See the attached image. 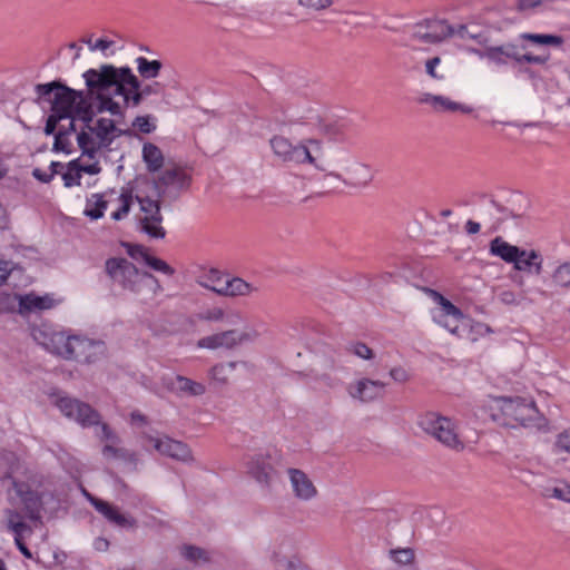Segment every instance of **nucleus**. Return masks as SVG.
I'll return each mask as SVG.
<instances>
[{
  "mask_svg": "<svg viewBox=\"0 0 570 570\" xmlns=\"http://www.w3.org/2000/svg\"><path fill=\"white\" fill-rule=\"evenodd\" d=\"M32 335L46 350L66 360L94 364L107 354L106 343L101 340L41 328H35Z\"/></svg>",
  "mask_w": 570,
  "mask_h": 570,
  "instance_id": "f257e3e1",
  "label": "nucleus"
},
{
  "mask_svg": "<svg viewBox=\"0 0 570 570\" xmlns=\"http://www.w3.org/2000/svg\"><path fill=\"white\" fill-rule=\"evenodd\" d=\"M80 117V129L77 135L78 147L83 156L92 159L99 150L109 149L112 144V131H115V121L96 117L95 104L88 100V104H81L77 109Z\"/></svg>",
  "mask_w": 570,
  "mask_h": 570,
  "instance_id": "f03ea898",
  "label": "nucleus"
},
{
  "mask_svg": "<svg viewBox=\"0 0 570 570\" xmlns=\"http://www.w3.org/2000/svg\"><path fill=\"white\" fill-rule=\"evenodd\" d=\"M37 97L35 102L43 110L50 111L46 119L43 132L46 136L56 135L59 124L71 117L70 95H77L76 89L67 86L63 81L57 79L47 83H38L35 86Z\"/></svg>",
  "mask_w": 570,
  "mask_h": 570,
  "instance_id": "7ed1b4c3",
  "label": "nucleus"
},
{
  "mask_svg": "<svg viewBox=\"0 0 570 570\" xmlns=\"http://www.w3.org/2000/svg\"><path fill=\"white\" fill-rule=\"evenodd\" d=\"M105 272L114 284L135 294L148 292L153 295L161 291L159 281L150 273L139 271L135 264L122 257H110L105 263Z\"/></svg>",
  "mask_w": 570,
  "mask_h": 570,
  "instance_id": "20e7f679",
  "label": "nucleus"
},
{
  "mask_svg": "<svg viewBox=\"0 0 570 570\" xmlns=\"http://www.w3.org/2000/svg\"><path fill=\"white\" fill-rule=\"evenodd\" d=\"M105 68H116L112 65H101L99 68H90L83 72L86 87L89 89V94L92 92H107L111 94L112 97L121 96L124 98L125 107L129 106V86L124 80L126 77L121 76L118 71L110 72L106 71Z\"/></svg>",
  "mask_w": 570,
  "mask_h": 570,
  "instance_id": "39448f33",
  "label": "nucleus"
},
{
  "mask_svg": "<svg viewBox=\"0 0 570 570\" xmlns=\"http://www.w3.org/2000/svg\"><path fill=\"white\" fill-rule=\"evenodd\" d=\"M500 410L504 416V424L511 428L518 425L530 428L539 426L541 416L533 401L522 397H501Z\"/></svg>",
  "mask_w": 570,
  "mask_h": 570,
  "instance_id": "423d86ee",
  "label": "nucleus"
},
{
  "mask_svg": "<svg viewBox=\"0 0 570 570\" xmlns=\"http://www.w3.org/2000/svg\"><path fill=\"white\" fill-rule=\"evenodd\" d=\"M419 425L444 445L456 450L463 448L454 430V424L449 417L429 412L420 417Z\"/></svg>",
  "mask_w": 570,
  "mask_h": 570,
  "instance_id": "0eeeda50",
  "label": "nucleus"
},
{
  "mask_svg": "<svg viewBox=\"0 0 570 570\" xmlns=\"http://www.w3.org/2000/svg\"><path fill=\"white\" fill-rule=\"evenodd\" d=\"M55 405L66 417L76 421L82 428L100 424V414L91 405L78 399L58 394Z\"/></svg>",
  "mask_w": 570,
  "mask_h": 570,
  "instance_id": "6e6552de",
  "label": "nucleus"
},
{
  "mask_svg": "<svg viewBox=\"0 0 570 570\" xmlns=\"http://www.w3.org/2000/svg\"><path fill=\"white\" fill-rule=\"evenodd\" d=\"M136 199L142 213V215L137 216L138 229L147 234L150 238H165L166 230L161 225L164 218L160 212V200L139 196H137Z\"/></svg>",
  "mask_w": 570,
  "mask_h": 570,
  "instance_id": "1a4fd4ad",
  "label": "nucleus"
},
{
  "mask_svg": "<svg viewBox=\"0 0 570 570\" xmlns=\"http://www.w3.org/2000/svg\"><path fill=\"white\" fill-rule=\"evenodd\" d=\"M190 176L180 167L167 168L157 178L153 185L159 198L177 199L183 190L190 185Z\"/></svg>",
  "mask_w": 570,
  "mask_h": 570,
  "instance_id": "9d476101",
  "label": "nucleus"
},
{
  "mask_svg": "<svg viewBox=\"0 0 570 570\" xmlns=\"http://www.w3.org/2000/svg\"><path fill=\"white\" fill-rule=\"evenodd\" d=\"M269 145L274 155L284 163H314L312 151L307 150V145L305 142L293 145L284 136H274L271 138Z\"/></svg>",
  "mask_w": 570,
  "mask_h": 570,
  "instance_id": "9b49d317",
  "label": "nucleus"
},
{
  "mask_svg": "<svg viewBox=\"0 0 570 570\" xmlns=\"http://www.w3.org/2000/svg\"><path fill=\"white\" fill-rule=\"evenodd\" d=\"M257 337L256 332H240L237 330H228L213 335L205 336L197 342L200 348H226L232 350L245 342H253Z\"/></svg>",
  "mask_w": 570,
  "mask_h": 570,
  "instance_id": "f8f14e48",
  "label": "nucleus"
},
{
  "mask_svg": "<svg viewBox=\"0 0 570 570\" xmlns=\"http://www.w3.org/2000/svg\"><path fill=\"white\" fill-rule=\"evenodd\" d=\"M12 487L21 500L26 515L30 520H39L42 508L41 495L37 491L32 490L26 482L13 480Z\"/></svg>",
  "mask_w": 570,
  "mask_h": 570,
  "instance_id": "ddd939ff",
  "label": "nucleus"
},
{
  "mask_svg": "<svg viewBox=\"0 0 570 570\" xmlns=\"http://www.w3.org/2000/svg\"><path fill=\"white\" fill-rule=\"evenodd\" d=\"M149 440L154 442V448L164 455L185 463L194 460L189 446L184 442L167 436L163 439L150 438Z\"/></svg>",
  "mask_w": 570,
  "mask_h": 570,
  "instance_id": "4468645a",
  "label": "nucleus"
},
{
  "mask_svg": "<svg viewBox=\"0 0 570 570\" xmlns=\"http://www.w3.org/2000/svg\"><path fill=\"white\" fill-rule=\"evenodd\" d=\"M166 387L179 397H196L206 393L205 384L184 375L166 380Z\"/></svg>",
  "mask_w": 570,
  "mask_h": 570,
  "instance_id": "2eb2a0df",
  "label": "nucleus"
},
{
  "mask_svg": "<svg viewBox=\"0 0 570 570\" xmlns=\"http://www.w3.org/2000/svg\"><path fill=\"white\" fill-rule=\"evenodd\" d=\"M471 51L497 66H504L509 60L517 62L518 59V46L513 43L487 47L484 50L471 49Z\"/></svg>",
  "mask_w": 570,
  "mask_h": 570,
  "instance_id": "dca6fc26",
  "label": "nucleus"
},
{
  "mask_svg": "<svg viewBox=\"0 0 570 570\" xmlns=\"http://www.w3.org/2000/svg\"><path fill=\"white\" fill-rule=\"evenodd\" d=\"M85 96L92 104L94 101H97V105L95 106L96 115L109 112L114 117H119L121 119L126 118L127 107L117 102L111 94L97 91L90 95L89 89L87 88V90H85Z\"/></svg>",
  "mask_w": 570,
  "mask_h": 570,
  "instance_id": "f3484780",
  "label": "nucleus"
},
{
  "mask_svg": "<svg viewBox=\"0 0 570 570\" xmlns=\"http://www.w3.org/2000/svg\"><path fill=\"white\" fill-rule=\"evenodd\" d=\"M385 383L370 379H362L354 384H350L347 392L351 397L361 402H370L382 395Z\"/></svg>",
  "mask_w": 570,
  "mask_h": 570,
  "instance_id": "a211bd4d",
  "label": "nucleus"
},
{
  "mask_svg": "<svg viewBox=\"0 0 570 570\" xmlns=\"http://www.w3.org/2000/svg\"><path fill=\"white\" fill-rule=\"evenodd\" d=\"M86 495L95 509L108 521L121 528H134L136 525V520L134 518L121 514L116 507L89 493H86Z\"/></svg>",
  "mask_w": 570,
  "mask_h": 570,
  "instance_id": "6ab92c4d",
  "label": "nucleus"
},
{
  "mask_svg": "<svg viewBox=\"0 0 570 570\" xmlns=\"http://www.w3.org/2000/svg\"><path fill=\"white\" fill-rule=\"evenodd\" d=\"M419 102L430 105L436 112L461 111L463 114H470L473 110L470 106L453 101L441 95L424 94L420 97Z\"/></svg>",
  "mask_w": 570,
  "mask_h": 570,
  "instance_id": "aec40b11",
  "label": "nucleus"
},
{
  "mask_svg": "<svg viewBox=\"0 0 570 570\" xmlns=\"http://www.w3.org/2000/svg\"><path fill=\"white\" fill-rule=\"evenodd\" d=\"M293 491L298 499L311 500L316 495V488L306 473L298 469H288Z\"/></svg>",
  "mask_w": 570,
  "mask_h": 570,
  "instance_id": "412c9836",
  "label": "nucleus"
},
{
  "mask_svg": "<svg viewBox=\"0 0 570 570\" xmlns=\"http://www.w3.org/2000/svg\"><path fill=\"white\" fill-rule=\"evenodd\" d=\"M543 258L537 250H527L522 248V255L518 257L513 265L515 271L529 275H540L542 273Z\"/></svg>",
  "mask_w": 570,
  "mask_h": 570,
  "instance_id": "4be33fe9",
  "label": "nucleus"
},
{
  "mask_svg": "<svg viewBox=\"0 0 570 570\" xmlns=\"http://www.w3.org/2000/svg\"><path fill=\"white\" fill-rule=\"evenodd\" d=\"M489 253L491 256L499 257L508 264H513L522 255V248L511 245L501 236H497L489 244Z\"/></svg>",
  "mask_w": 570,
  "mask_h": 570,
  "instance_id": "5701e85b",
  "label": "nucleus"
},
{
  "mask_svg": "<svg viewBox=\"0 0 570 570\" xmlns=\"http://www.w3.org/2000/svg\"><path fill=\"white\" fill-rule=\"evenodd\" d=\"M249 473L261 484L268 487L273 474L274 468L269 463V458L258 454L255 455L248 464Z\"/></svg>",
  "mask_w": 570,
  "mask_h": 570,
  "instance_id": "b1692460",
  "label": "nucleus"
},
{
  "mask_svg": "<svg viewBox=\"0 0 570 570\" xmlns=\"http://www.w3.org/2000/svg\"><path fill=\"white\" fill-rule=\"evenodd\" d=\"M106 71L110 72H119L121 76H125L124 79L130 90H129V105L137 107L141 104V101L146 98L145 95H142L141 90V82L139 79L132 73L131 69L129 67H120V68H105Z\"/></svg>",
  "mask_w": 570,
  "mask_h": 570,
  "instance_id": "393cba45",
  "label": "nucleus"
},
{
  "mask_svg": "<svg viewBox=\"0 0 570 570\" xmlns=\"http://www.w3.org/2000/svg\"><path fill=\"white\" fill-rule=\"evenodd\" d=\"M77 95H70L72 100L71 104V117H67L69 119V125L67 127L60 126L56 134H63V137H69L73 132H79L77 129V121H80V117L77 114V109L81 106V104H88V99L85 96V90H77Z\"/></svg>",
  "mask_w": 570,
  "mask_h": 570,
  "instance_id": "a878e982",
  "label": "nucleus"
},
{
  "mask_svg": "<svg viewBox=\"0 0 570 570\" xmlns=\"http://www.w3.org/2000/svg\"><path fill=\"white\" fill-rule=\"evenodd\" d=\"M142 160L149 173H156L163 168L165 158L158 146L153 142H145L142 146Z\"/></svg>",
  "mask_w": 570,
  "mask_h": 570,
  "instance_id": "bb28decb",
  "label": "nucleus"
},
{
  "mask_svg": "<svg viewBox=\"0 0 570 570\" xmlns=\"http://www.w3.org/2000/svg\"><path fill=\"white\" fill-rule=\"evenodd\" d=\"M13 299H18L20 309L27 312L48 309L53 306V299L48 295L38 296L28 294L24 296H14Z\"/></svg>",
  "mask_w": 570,
  "mask_h": 570,
  "instance_id": "cd10ccee",
  "label": "nucleus"
},
{
  "mask_svg": "<svg viewBox=\"0 0 570 570\" xmlns=\"http://www.w3.org/2000/svg\"><path fill=\"white\" fill-rule=\"evenodd\" d=\"M254 291V287L239 277L226 278L224 287L218 289V295L222 296H246Z\"/></svg>",
  "mask_w": 570,
  "mask_h": 570,
  "instance_id": "c85d7f7f",
  "label": "nucleus"
},
{
  "mask_svg": "<svg viewBox=\"0 0 570 570\" xmlns=\"http://www.w3.org/2000/svg\"><path fill=\"white\" fill-rule=\"evenodd\" d=\"M433 293L435 295L436 302L440 304V309L436 314H434L433 317H452L453 322H456L458 320H463L464 314L459 307H456L453 303H451L440 293Z\"/></svg>",
  "mask_w": 570,
  "mask_h": 570,
  "instance_id": "c756f323",
  "label": "nucleus"
},
{
  "mask_svg": "<svg viewBox=\"0 0 570 570\" xmlns=\"http://www.w3.org/2000/svg\"><path fill=\"white\" fill-rule=\"evenodd\" d=\"M433 320L458 337H462L470 326V320L466 316H463V320H458L456 322H453L452 317H433Z\"/></svg>",
  "mask_w": 570,
  "mask_h": 570,
  "instance_id": "7c9ffc66",
  "label": "nucleus"
},
{
  "mask_svg": "<svg viewBox=\"0 0 570 570\" xmlns=\"http://www.w3.org/2000/svg\"><path fill=\"white\" fill-rule=\"evenodd\" d=\"M136 63L137 70L144 79L156 78L163 68L160 60H148L145 57H138Z\"/></svg>",
  "mask_w": 570,
  "mask_h": 570,
  "instance_id": "2f4dec72",
  "label": "nucleus"
},
{
  "mask_svg": "<svg viewBox=\"0 0 570 570\" xmlns=\"http://www.w3.org/2000/svg\"><path fill=\"white\" fill-rule=\"evenodd\" d=\"M107 205L108 203L104 200L101 194H92L91 197L87 199L85 215L91 219H99L104 216Z\"/></svg>",
  "mask_w": 570,
  "mask_h": 570,
  "instance_id": "473e14b6",
  "label": "nucleus"
},
{
  "mask_svg": "<svg viewBox=\"0 0 570 570\" xmlns=\"http://www.w3.org/2000/svg\"><path fill=\"white\" fill-rule=\"evenodd\" d=\"M521 38L523 40H528L530 42H533L535 45H541V46L561 47L564 42L563 37L558 36V35L525 32V33L521 35Z\"/></svg>",
  "mask_w": 570,
  "mask_h": 570,
  "instance_id": "72a5a7b5",
  "label": "nucleus"
},
{
  "mask_svg": "<svg viewBox=\"0 0 570 570\" xmlns=\"http://www.w3.org/2000/svg\"><path fill=\"white\" fill-rule=\"evenodd\" d=\"M490 204L495 208V210L500 214V216L493 218V229L497 230L500 225L505 222L508 218H513L517 220L523 219L524 215L522 213H515L512 209L501 205L494 198H490Z\"/></svg>",
  "mask_w": 570,
  "mask_h": 570,
  "instance_id": "f704fd0d",
  "label": "nucleus"
},
{
  "mask_svg": "<svg viewBox=\"0 0 570 570\" xmlns=\"http://www.w3.org/2000/svg\"><path fill=\"white\" fill-rule=\"evenodd\" d=\"M425 29L429 33L439 36L438 42L443 41L445 38L454 36V27L448 24L443 20H426Z\"/></svg>",
  "mask_w": 570,
  "mask_h": 570,
  "instance_id": "c9c22d12",
  "label": "nucleus"
},
{
  "mask_svg": "<svg viewBox=\"0 0 570 570\" xmlns=\"http://www.w3.org/2000/svg\"><path fill=\"white\" fill-rule=\"evenodd\" d=\"M226 278L217 271L210 269L198 281L199 285L218 294V289L224 287Z\"/></svg>",
  "mask_w": 570,
  "mask_h": 570,
  "instance_id": "e433bc0d",
  "label": "nucleus"
},
{
  "mask_svg": "<svg viewBox=\"0 0 570 570\" xmlns=\"http://www.w3.org/2000/svg\"><path fill=\"white\" fill-rule=\"evenodd\" d=\"M8 528L13 532L14 538H22L26 532H31L30 525L22 521L19 512L13 510L8 511Z\"/></svg>",
  "mask_w": 570,
  "mask_h": 570,
  "instance_id": "4c0bfd02",
  "label": "nucleus"
},
{
  "mask_svg": "<svg viewBox=\"0 0 570 570\" xmlns=\"http://www.w3.org/2000/svg\"><path fill=\"white\" fill-rule=\"evenodd\" d=\"M181 556L195 563L209 561L208 552L199 547L185 544L181 547Z\"/></svg>",
  "mask_w": 570,
  "mask_h": 570,
  "instance_id": "58836bf2",
  "label": "nucleus"
},
{
  "mask_svg": "<svg viewBox=\"0 0 570 570\" xmlns=\"http://www.w3.org/2000/svg\"><path fill=\"white\" fill-rule=\"evenodd\" d=\"M389 556L399 566L411 564L415 558L414 550L411 548L391 549Z\"/></svg>",
  "mask_w": 570,
  "mask_h": 570,
  "instance_id": "ea45409f",
  "label": "nucleus"
},
{
  "mask_svg": "<svg viewBox=\"0 0 570 570\" xmlns=\"http://www.w3.org/2000/svg\"><path fill=\"white\" fill-rule=\"evenodd\" d=\"M16 462V455L12 452H0V479H8L11 476L12 469Z\"/></svg>",
  "mask_w": 570,
  "mask_h": 570,
  "instance_id": "a19ab883",
  "label": "nucleus"
},
{
  "mask_svg": "<svg viewBox=\"0 0 570 570\" xmlns=\"http://www.w3.org/2000/svg\"><path fill=\"white\" fill-rule=\"evenodd\" d=\"M345 125L341 122H328L322 126L325 136L333 140H343L345 138Z\"/></svg>",
  "mask_w": 570,
  "mask_h": 570,
  "instance_id": "79ce46f5",
  "label": "nucleus"
},
{
  "mask_svg": "<svg viewBox=\"0 0 570 570\" xmlns=\"http://www.w3.org/2000/svg\"><path fill=\"white\" fill-rule=\"evenodd\" d=\"M303 142H305L307 145V150L312 151V157L314 159V163H309V164L313 165L315 168L324 171L326 169L325 166L317 161L323 155L321 141L317 139H306Z\"/></svg>",
  "mask_w": 570,
  "mask_h": 570,
  "instance_id": "37998d69",
  "label": "nucleus"
},
{
  "mask_svg": "<svg viewBox=\"0 0 570 570\" xmlns=\"http://www.w3.org/2000/svg\"><path fill=\"white\" fill-rule=\"evenodd\" d=\"M146 265L149 266L151 269L163 273L167 276H173L175 274V269L169 264L151 255L146 257Z\"/></svg>",
  "mask_w": 570,
  "mask_h": 570,
  "instance_id": "c03bdc74",
  "label": "nucleus"
},
{
  "mask_svg": "<svg viewBox=\"0 0 570 570\" xmlns=\"http://www.w3.org/2000/svg\"><path fill=\"white\" fill-rule=\"evenodd\" d=\"M121 206L111 214V218L120 220L126 217L131 208L132 196L129 191H124L120 195Z\"/></svg>",
  "mask_w": 570,
  "mask_h": 570,
  "instance_id": "a18cd8bd",
  "label": "nucleus"
},
{
  "mask_svg": "<svg viewBox=\"0 0 570 570\" xmlns=\"http://www.w3.org/2000/svg\"><path fill=\"white\" fill-rule=\"evenodd\" d=\"M127 254L135 261L141 259L146 264V257L149 256L147 247L139 244L122 243Z\"/></svg>",
  "mask_w": 570,
  "mask_h": 570,
  "instance_id": "49530a36",
  "label": "nucleus"
},
{
  "mask_svg": "<svg viewBox=\"0 0 570 570\" xmlns=\"http://www.w3.org/2000/svg\"><path fill=\"white\" fill-rule=\"evenodd\" d=\"M552 279L560 286L570 285V263L561 264L553 273Z\"/></svg>",
  "mask_w": 570,
  "mask_h": 570,
  "instance_id": "de8ad7c7",
  "label": "nucleus"
},
{
  "mask_svg": "<svg viewBox=\"0 0 570 570\" xmlns=\"http://www.w3.org/2000/svg\"><path fill=\"white\" fill-rule=\"evenodd\" d=\"M153 119L151 115L137 116L131 125L142 134H150L156 129V125L151 122Z\"/></svg>",
  "mask_w": 570,
  "mask_h": 570,
  "instance_id": "09e8293b",
  "label": "nucleus"
},
{
  "mask_svg": "<svg viewBox=\"0 0 570 570\" xmlns=\"http://www.w3.org/2000/svg\"><path fill=\"white\" fill-rule=\"evenodd\" d=\"M355 181L354 186H366L373 179V175L370 171V168L364 164H358L354 170Z\"/></svg>",
  "mask_w": 570,
  "mask_h": 570,
  "instance_id": "8fccbe9b",
  "label": "nucleus"
},
{
  "mask_svg": "<svg viewBox=\"0 0 570 570\" xmlns=\"http://www.w3.org/2000/svg\"><path fill=\"white\" fill-rule=\"evenodd\" d=\"M550 59V53L547 55H532V53H521L518 49V59L517 63L521 65L523 62L534 63V65H546Z\"/></svg>",
  "mask_w": 570,
  "mask_h": 570,
  "instance_id": "3c124183",
  "label": "nucleus"
},
{
  "mask_svg": "<svg viewBox=\"0 0 570 570\" xmlns=\"http://www.w3.org/2000/svg\"><path fill=\"white\" fill-rule=\"evenodd\" d=\"M52 151H62L68 155L71 154L73 151V148L69 137H63V134H56L55 141L52 145Z\"/></svg>",
  "mask_w": 570,
  "mask_h": 570,
  "instance_id": "603ef678",
  "label": "nucleus"
},
{
  "mask_svg": "<svg viewBox=\"0 0 570 570\" xmlns=\"http://www.w3.org/2000/svg\"><path fill=\"white\" fill-rule=\"evenodd\" d=\"M423 27H425V22L416 24L412 37L425 43H438L439 36L429 33L428 30L423 31Z\"/></svg>",
  "mask_w": 570,
  "mask_h": 570,
  "instance_id": "864d4df0",
  "label": "nucleus"
},
{
  "mask_svg": "<svg viewBox=\"0 0 570 570\" xmlns=\"http://www.w3.org/2000/svg\"><path fill=\"white\" fill-rule=\"evenodd\" d=\"M69 167L71 169H77V171H79V174L81 175V173H86V174H89V175H97L101 171V167L99 166L98 163H94V164H90V165H81L79 163V159H73L69 163Z\"/></svg>",
  "mask_w": 570,
  "mask_h": 570,
  "instance_id": "5fc2aeb1",
  "label": "nucleus"
},
{
  "mask_svg": "<svg viewBox=\"0 0 570 570\" xmlns=\"http://www.w3.org/2000/svg\"><path fill=\"white\" fill-rule=\"evenodd\" d=\"M348 351L364 360L373 358V351L366 344L361 342L351 344Z\"/></svg>",
  "mask_w": 570,
  "mask_h": 570,
  "instance_id": "6e6d98bb",
  "label": "nucleus"
},
{
  "mask_svg": "<svg viewBox=\"0 0 570 570\" xmlns=\"http://www.w3.org/2000/svg\"><path fill=\"white\" fill-rule=\"evenodd\" d=\"M68 170L62 174L63 184L66 187L79 186L81 184V175L77 169H71L69 164L67 165Z\"/></svg>",
  "mask_w": 570,
  "mask_h": 570,
  "instance_id": "4d7b16f0",
  "label": "nucleus"
},
{
  "mask_svg": "<svg viewBox=\"0 0 570 570\" xmlns=\"http://www.w3.org/2000/svg\"><path fill=\"white\" fill-rule=\"evenodd\" d=\"M102 454L106 458H116V459H128L130 454L125 449L115 448L114 445L106 444L102 449Z\"/></svg>",
  "mask_w": 570,
  "mask_h": 570,
  "instance_id": "13d9d810",
  "label": "nucleus"
},
{
  "mask_svg": "<svg viewBox=\"0 0 570 570\" xmlns=\"http://www.w3.org/2000/svg\"><path fill=\"white\" fill-rule=\"evenodd\" d=\"M554 446L558 451L570 453V428L558 435Z\"/></svg>",
  "mask_w": 570,
  "mask_h": 570,
  "instance_id": "bf43d9fd",
  "label": "nucleus"
},
{
  "mask_svg": "<svg viewBox=\"0 0 570 570\" xmlns=\"http://www.w3.org/2000/svg\"><path fill=\"white\" fill-rule=\"evenodd\" d=\"M551 497L570 502V484L561 483L552 489Z\"/></svg>",
  "mask_w": 570,
  "mask_h": 570,
  "instance_id": "052dcab7",
  "label": "nucleus"
},
{
  "mask_svg": "<svg viewBox=\"0 0 570 570\" xmlns=\"http://www.w3.org/2000/svg\"><path fill=\"white\" fill-rule=\"evenodd\" d=\"M81 41L87 43L91 51H95V50L105 51L114 45V41L107 40V39H98L97 41H95V43H92L91 37H89L88 39H82Z\"/></svg>",
  "mask_w": 570,
  "mask_h": 570,
  "instance_id": "680f3d73",
  "label": "nucleus"
},
{
  "mask_svg": "<svg viewBox=\"0 0 570 570\" xmlns=\"http://www.w3.org/2000/svg\"><path fill=\"white\" fill-rule=\"evenodd\" d=\"M224 311L220 308V307H214V308H210V309H207L205 311L202 315H200V318L202 320H205V321H222L224 318Z\"/></svg>",
  "mask_w": 570,
  "mask_h": 570,
  "instance_id": "e2e57ef3",
  "label": "nucleus"
},
{
  "mask_svg": "<svg viewBox=\"0 0 570 570\" xmlns=\"http://www.w3.org/2000/svg\"><path fill=\"white\" fill-rule=\"evenodd\" d=\"M314 380L320 386H325L330 389L337 386L340 382L337 379H334L328 374L315 375Z\"/></svg>",
  "mask_w": 570,
  "mask_h": 570,
  "instance_id": "0e129e2a",
  "label": "nucleus"
},
{
  "mask_svg": "<svg viewBox=\"0 0 570 570\" xmlns=\"http://www.w3.org/2000/svg\"><path fill=\"white\" fill-rule=\"evenodd\" d=\"M301 6L312 8L315 10H322L332 4V0H298Z\"/></svg>",
  "mask_w": 570,
  "mask_h": 570,
  "instance_id": "69168bd1",
  "label": "nucleus"
},
{
  "mask_svg": "<svg viewBox=\"0 0 570 570\" xmlns=\"http://www.w3.org/2000/svg\"><path fill=\"white\" fill-rule=\"evenodd\" d=\"M212 379L219 382L220 384L227 383V376L225 375V365L217 364L210 370Z\"/></svg>",
  "mask_w": 570,
  "mask_h": 570,
  "instance_id": "338daca9",
  "label": "nucleus"
},
{
  "mask_svg": "<svg viewBox=\"0 0 570 570\" xmlns=\"http://www.w3.org/2000/svg\"><path fill=\"white\" fill-rule=\"evenodd\" d=\"M454 35L459 36L461 39L470 38V39H475L479 42H481V40H480L481 36L470 32L468 27L464 24H460L456 29L454 28Z\"/></svg>",
  "mask_w": 570,
  "mask_h": 570,
  "instance_id": "774afa93",
  "label": "nucleus"
}]
</instances>
